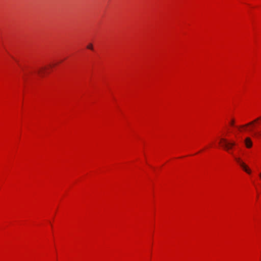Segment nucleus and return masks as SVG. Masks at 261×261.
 Returning <instances> with one entry per match:
<instances>
[{"mask_svg":"<svg viewBox=\"0 0 261 261\" xmlns=\"http://www.w3.org/2000/svg\"><path fill=\"white\" fill-rule=\"evenodd\" d=\"M220 144L226 151L232 154V153L230 150L236 145L235 142H230L225 138H222L220 140Z\"/></svg>","mask_w":261,"mask_h":261,"instance_id":"obj_1","label":"nucleus"},{"mask_svg":"<svg viewBox=\"0 0 261 261\" xmlns=\"http://www.w3.org/2000/svg\"><path fill=\"white\" fill-rule=\"evenodd\" d=\"M234 160L240 165V166L243 168V169L248 174H250L251 172V170L248 168L247 165H246L240 158L234 156Z\"/></svg>","mask_w":261,"mask_h":261,"instance_id":"obj_2","label":"nucleus"},{"mask_svg":"<svg viewBox=\"0 0 261 261\" xmlns=\"http://www.w3.org/2000/svg\"><path fill=\"white\" fill-rule=\"evenodd\" d=\"M244 143L246 147L248 148H250L252 146V142L251 139L249 137H247L245 138L244 140Z\"/></svg>","mask_w":261,"mask_h":261,"instance_id":"obj_3","label":"nucleus"},{"mask_svg":"<svg viewBox=\"0 0 261 261\" xmlns=\"http://www.w3.org/2000/svg\"><path fill=\"white\" fill-rule=\"evenodd\" d=\"M261 119V118L260 117H259V118H257V119H256L255 120H254V121H251L244 125H242L241 126V127H245V126H249V125H252L255 122H256V121H257L258 120Z\"/></svg>","mask_w":261,"mask_h":261,"instance_id":"obj_4","label":"nucleus"},{"mask_svg":"<svg viewBox=\"0 0 261 261\" xmlns=\"http://www.w3.org/2000/svg\"><path fill=\"white\" fill-rule=\"evenodd\" d=\"M46 69V67H41V68H39L38 69H37V73L40 75H42V74H43V73L44 72V71Z\"/></svg>","mask_w":261,"mask_h":261,"instance_id":"obj_5","label":"nucleus"},{"mask_svg":"<svg viewBox=\"0 0 261 261\" xmlns=\"http://www.w3.org/2000/svg\"><path fill=\"white\" fill-rule=\"evenodd\" d=\"M253 135L255 137H261V133H259L254 132Z\"/></svg>","mask_w":261,"mask_h":261,"instance_id":"obj_6","label":"nucleus"},{"mask_svg":"<svg viewBox=\"0 0 261 261\" xmlns=\"http://www.w3.org/2000/svg\"><path fill=\"white\" fill-rule=\"evenodd\" d=\"M87 48L88 49H91V50H92L93 49V45H92V44L91 43H90L89 45H88L87 46Z\"/></svg>","mask_w":261,"mask_h":261,"instance_id":"obj_7","label":"nucleus"},{"mask_svg":"<svg viewBox=\"0 0 261 261\" xmlns=\"http://www.w3.org/2000/svg\"><path fill=\"white\" fill-rule=\"evenodd\" d=\"M234 120H232L230 122L231 125L233 126L234 125Z\"/></svg>","mask_w":261,"mask_h":261,"instance_id":"obj_8","label":"nucleus"},{"mask_svg":"<svg viewBox=\"0 0 261 261\" xmlns=\"http://www.w3.org/2000/svg\"><path fill=\"white\" fill-rule=\"evenodd\" d=\"M259 177H260V178L261 179V172L259 173Z\"/></svg>","mask_w":261,"mask_h":261,"instance_id":"obj_9","label":"nucleus"}]
</instances>
